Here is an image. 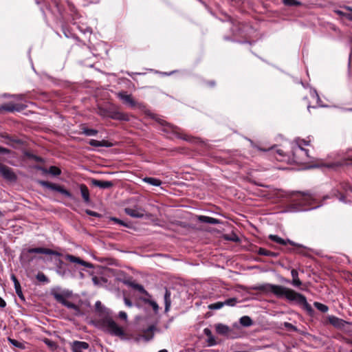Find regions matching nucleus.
Returning <instances> with one entry per match:
<instances>
[{"label": "nucleus", "mask_w": 352, "mask_h": 352, "mask_svg": "<svg viewBox=\"0 0 352 352\" xmlns=\"http://www.w3.org/2000/svg\"><path fill=\"white\" fill-rule=\"evenodd\" d=\"M225 239L234 242H238L239 241V237L234 234H233L231 236H226Z\"/></svg>", "instance_id": "45"}, {"label": "nucleus", "mask_w": 352, "mask_h": 352, "mask_svg": "<svg viewBox=\"0 0 352 352\" xmlns=\"http://www.w3.org/2000/svg\"><path fill=\"white\" fill-rule=\"evenodd\" d=\"M206 86L209 87H213L216 85V82L214 80H207L205 82Z\"/></svg>", "instance_id": "50"}, {"label": "nucleus", "mask_w": 352, "mask_h": 352, "mask_svg": "<svg viewBox=\"0 0 352 352\" xmlns=\"http://www.w3.org/2000/svg\"><path fill=\"white\" fill-rule=\"evenodd\" d=\"M314 305L318 310L322 313H326L329 310V307L326 305H324L319 302H315L314 303Z\"/></svg>", "instance_id": "37"}, {"label": "nucleus", "mask_w": 352, "mask_h": 352, "mask_svg": "<svg viewBox=\"0 0 352 352\" xmlns=\"http://www.w3.org/2000/svg\"><path fill=\"white\" fill-rule=\"evenodd\" d=\"M238 302V300L236 298H231L226 300L223 303H225V305L233 307L234 306L236 302Z\"/></svg>", "instance_id": "41"}, {"label": "nucleus", "mask_w": 352, "mask_h": 352, "mask_svg": "<svg viewBox=\"0 0 352 352\" xmlns=\"http://www.w3.org/2000/svg\"><path fill=\"white\" fill-rule=\"evenodd\" d=\"M254 289L263 293L271 292L279 298H285L289 302H294L301 306L311 316L314 313L311 305L307 302L305 296L292 289L282 285L265 283L254 287Z\"/></svg>", "instance_id": "1"}, {"label": "nucleus", "mask_w": 352, "mask_h": 352, "mask_svg": "<svg viewBox=\"0 0 352 352\" xmlns=\"http://www.w3.org/2000/svg\"><path fill=\"white\" fill-rule=\"evenodd\" d=\"M125 212L128 215L135 217V218H141L143 217L144 215V211L140 208H125Z\"/></svg>", "instance_id": "15"}, {"label": "nucleus", "mask_w": 352, "mask_h": 352, "mask_svg": "<svg viewBox=\"0 0 352 352\" xmlns=\"http://www.w3.org/2000/svg\"><path fill=\"white\" fill-rule=\"evenodd\" d=\"M36 254H44L58 256L62 255L60 252L56 250L46 248H29L23 249L20 255V260L22 263L30 264L36 258Z\"/></svg>", "instance_id": "2"}, {"label": "nucleus", "mask_w": 352, "mask_h": 352, "mask_svg": "<svg viewBox=\"0 0 352 352\" xmlns=\"http://www.w3.org/2000/svg\"><path fill=\"white\" fill-rule=\"evenodd\" d=\"M142 181L154 186H160L162 184V182L160 179L150 177H144Z\"/></svg>", "instance_id": "31"}, {"label": "nucleus", "mask_w": 352, "mask_h": 352, "mask_svg": "<svg viewBox=\"0 0 352 352\" xmlns=\"http://www.w3.org/2000/svg\"><path fill=\"white\" fill-rule=\"evenodd\" d=\"M283 3L285 6L289 7H298L302 5V2L298 0H283Z\"/></svg>", "instance_id": "34"}, {"label": "nucleus", "mask_w": 352, "mask_h": 352, "mask_svg": "<svg viewBox=\"0 0 352 352\" xmlns=\"http://www.w3.org/2000/svg\"><path fill=\"white\" fill-rule=\"evenodd\" d=\"M124 303H125V305H126L127 307H132V306H133V303H132L131 300L129 298H124Z\"/></svg>", "instance_id": "53"}, {"label": "nucleus", "mask_w": 352, "mask_h": 352, "mask_svg": "<svg viewBox=\"0 0 352 352\" xmlns=\"http://www.w3.org/2000/svg\"><path fill=\"white\" fill-rule=\"evenodd\" d=\"M197 219L201 223H209V224H219L221 223L220 220L204 215H199L197 217Z\"/></svg>", "instance_id": "25"}, {"label": "nucleus", "mask_w": 352, "mask_h": 352, "mask_svg": "<svg viewBox=\"0 0 352 352\" xmlns=\"http://www.w3.org/2000/svg\"><path fill=\"white\" fill-rule=\"evenodd\" d=\"M94 186L100 188H110L113 186V183L111 181L98 180L94 179L91 181Z\"/></svg>", "instance_id": "18"}, {"label": "nucleus", "mask_w": 352, "mask_h": 352, "mask_svg": "<svg viewBox=\"0 0 352 352\" xmlns=\"http://www.w3.org/2000/svg\"><path fill=\"white\" fill-rule=\"evenodd\" d=\"M204 333L208 338L211 337L212 336L211 330L208 328H205L204 329Z\"/></svg>", "instance_id": "51"}, {"label": "nucleus", "mask_w": 352, "mask_h": 352, "mask_svg": "<svg viewBox=\"0 0 352 352\" xmlns=\"http://www.w3.org/2000/svg\"><path fill=\"white\" fill-rule=\"evenodd\" d=\"M63 305L69 309H73L74 311L75 316H80L82 314L80 307L72 302L67 300Z\"/></svg>", "instance_id": "29"}, {"label": "nucleus", "mask_w": 352, "mask_h": 352, "mask_svg": "<svg viewBox=\"0 0 352 352\" xmlns=\"http://www.w3.org/2000/svg\"><path fill=\"white\" fill-rule=\"evenodd\" d=\"M36 278L40 282H44V283L49 282L48 278L43 272H38L37 274Z\"/></svg>", "instance_id": "42"}, {"label": "nucleus", "mask_w": 352, "mask_h": 352, "mask_svg": "<svg viewBox=\"0 0 352 352\" xmlns=\"http://www.w3.org/2000/svg\"><path fill=\"white\" fill-rule=\"evenodd\" d=\"M215 329L217 333L223 336L227 335L230 331L228 326L221 323L215 325Z\"/></svg>", "instance_id": "27"}, {"label": "nucleus", "mask_w": 352, "mask_h": 352, "mask_svg": "<svg viewBox=\"0 0 352 352\" xmlns=\"http://www.w3.org/2000/svg\"><path fill=\"white\" fill-rule=\"evenodd\" d=\"M119 317H120V318L126 320L127 318V314L126 312L122 311H120V313H119Z\"/></svg>", "instance_id": "52"}, {"label": "nucleus", "mask_w": 352, "mask_h": 352, "mask_svg": "<svg viewBox=\"0 0 352 352\" xmlns=\"http://www.w3.org/2000/svg\"><path fill=\"white\" fill-rule=\"evenodd\" d=\"M64 265V262L60 260V259H58V264H57V267L60 270H63V271H65V270L63 269V265Z\"/></svg>", "instance_id": "57"}, {"label": "nucleus", "mask_w": 352, "mask_h": 352, "mask_svg": "<svg viewBox=\"0 0 352 352\" xmlns=\"http://www.w3.org/2000/svg\"><path fill=\"white\" fill-rule=\"evenodd\" d=\"M257 254L262 256H270V257H277L278 256V253L270 251L263 248H259L257 250Z\"/></svg>", "instance_id": "30"}, {"label": "nucleus", "mask_w": 352, "mask_h": 352, "mask_svg": "<svg viewBox=\"0 0 352 352\" xmlns=\"http://www.w3.org/2000/svg\"><path fill=\"white\" fill-rule=\"evenodd\" d=\"M89 344L86 342L74 341L72 344V350L73 352H82V350L88 349Z\"/></svg>", "instance_id": "13"}, {"label": "nucleus", "mask_w": 352, "mask_h": 352, "mask_svg": "<svg viewBox=\"0 0 352 352\" xmlns=\"http://www.w3.org/2000/svg\"><path fill=\"white\" fill-rule=\"evenodd\" d=\"M126 284L131 287V288H133V289L138 291L140 293L144 294L147 296H150L148 292L144 288V287L142 285L138 284L135 281H126Z\"/></svg>", "instance_id": "19"}, {"label": "nucleus", "mask_w": 352, "mask_h": 352, "mask_svg": "<svg viewBox=\"0 0 352 352\" xmlns=\"http://www.w3.org/2000/svg\"><path fill=\"white\" fill-rule=\"evenodd\" d=\"M329 324L336 328H342L344 326L345 321L341 318H339L335 316H329L327 318Z\"/></svg>", "instance_id": "17"}, {"label": "nucleus", "mask_w": 352, "mask_h": 352, "mask_svg": "<svg viewBox=\"0 0 352 352\" xmlns=\"http://www.w3.org/2000/svg\"><path fill=\"white\" fill-rule=\"evenodd\" d=\"M10 278H11V280L14 283L16 294H17V296H19V298L21 300L24 301L25 300V297H24V295L23 294V292H22V289H21V285H20V283H19V280L17 279L16 276L14 274H11Z\"/></svg>", "instance_id": "14"}, {"label": "nucleus", "mask_w": 352, "mask_h": 352, "mask_svg": "<svg viewBox=\"0 0 352 352\" xmlns=\"http://www.w3.org/2000/svg\"><path fill=\"white\" fill-rule=\"evenodd\" d=\"M291 275L292 277L291 284L295 287L300 288V286L302 285V283L298 278V271L295 269H292L291 271Z\"/></svg>", "instance_id": "22"}, {"label": "nucleus", "mask_w": 352, "mask_h": 352, "mask_svg": "<svg viewBox=\"0 0 352 352\" xmlns=\"http://www.w3.org/2000/svg\"><path fill=\"white\" fill-rule=\"evenodd\" d=\"M208 343L209 346H214L217 344L215 338H214L213 336L208 338Z\"/></svg>", "instance_id": "47"}, {"label": "nucleus", "mask_w": 352, "mask_h": 352, "mask_svg": "<svg viewBox=\"0 0 352 352\" xmlns=\"http://www.w3.org/2000/svg\"><path fill=\"white\" fill-rule=\"evenodd\" d=\"M269 239L270 240H272V241L274 242H276L277 243H279V244H281V245H286L287 244H289L294 247H296V248H302V245H300V244H298V243H296L295 242L289 240V239H283L280 237H279L277 235H274V234H270L269 236Z\"/></svg>", "instance_id": "10"}, {"label": "nucleus", "mask_w": 352, "mask_h": 352, "mask_svg": "<svg viewBox=\"0 0 352 352\" xmlns=\"http://www.w3.org/2000/svg\"><path fill=\"white\" fill-rule=\"evenodd\" d=\"M293 250H294L293 248H289V249H288V251H289V252H292Z\"/></svg>", "instance_id": "63"}, {"label": "nucleus", "mask_w": 352, "mask_h": 352, "mask_svg": "<svg viewBox=\"0 0 352 352\" xmlns=\"http://www.w3.org/2000/svg\"><path fill=\"white\" fill-rule=\"evenodd\" d=\"M89 144L94 146V147H99V146H104V147H112L114 146V144L105 140H102L101 141H98L96 140L91 139L89 141Z\"/></svg>", "instance_id": "16"}, {"label": "nucleus", "mask_w": 352, "mask_h": 352, "mask_svg": "<svg viewBox=\"0 0 352 352\" xmlns=\"http://www.w3.org/2000/svg\"><path fill=\"white\" fill-rule=\"evenodd\" d=\"M27 105L21 103L8 102L0 106V113L3 112H20L26 109Z\"/></svg>", "instance_id": "9"}, {"label": "nucleus", "mask_w": 352, "mask_h": 352, "mask_svg": "<svg viewBox=\"0 0 352 352\" xmlns=\"http://www.w3.org/2000/svg\"><path fill=\"white\" fill-rule=\"evenodd\" d=\"M155 329V327L154 325L149 326L147 329L143 331V338L146 340H151L154 336V330Z\"/></svg>", "instance_id": "28"}, {"label": "nucleus", "mask_w": 352, "mask_h": 352, "mask_svg": "<svg viewBox=\"0 0 352 352\" xmlns=\"http://www.w3.org/2000/svg\"><path fill=\"white\" fill-rule=\"evenodd\" d=\"M170 296H171L170 291L169 289H168L167 288H166L165 294L164 296V305H165V307H164L165 313H168L170 311V306H171Z\"/></svg>", "instance_id": "23"}, {"label": "nucleus", "mask_w": 352, "mask_h": 352, "mask_svg": "<svg viewBox=\"0 0 352 352\" xmlns=\"http://www.w3.org/2000/svg\"><path fill=\"white\" fill-rule=\"evenodd\" d=\"M93 280H94V282L95 283H97V277H96V276H95V277H94V278H93Z\"/></svg>", "instance_id": "61"}, {"label": "nucleus", "mask_w": 352, "mask_h": 352, "mask_svg": "<svg viewBox=\"0 0 352 352\" xmlns=\"http://www.w3.org/2000/svg\"><path fill=\"white\" fill-rule=\"evenodd\" d=\"M95 309L96 311L100 314H103L106 312L105 308L103 307L101 302L99 300L96 302Z\"/></svg>", "instance_id": "39"}, {"label": "nucleus", "mask_w": 352, "mask_h": 352, "mask_svg": "<svg viewBox=\"0 0 352 352\" xmlns=\"http://www.w3.org/2000/svg\"><path fill=\"white\" fill-rule=\"evenodd\" d=\"M276 152L280 155V156H284V153H283V151L281 150V149H278L276 151Z\"/></svg>", "instance_id": "60"}, {"label": "nucleus", "mask_w": 352, "mask_h": 352, "mask_svg": "<svg viewBox=\"0 0 352 352\" xmlns=\"http://www.w3.org/2000/svg\"><path fill=\"white\" fill-rule=\"evenodd\" d=\"M240 324L243 327H250L253 324L250 317L244 316L240 318Z\"/></svg>", "instance_id": "33"}, {"label": "nucleus", "mask_w": 352, "mask_h": 352, "mask_svg": "<svg viewBox=\"0 0 352 352\" xmlns=\"http://www.w3.org/2000/svg\"><path fill=\"white\" fill-rule=\"evenodd\" d=\"M302 201L304 204L311 206L312 208L316 207V204H318L316 199L314 197V196L308 192H302L301 193Z\"/></svg>", "instance_id": "12"}, {"label": "nucleus", "mask_w": 352, "mask_h": 352, "mask_svg": "<svg viewBox=\"0 0 352 352\" xmlns=\"http://www.w3.org/2000/svg\"><path fill=\"white\" fill-rule=\"evenodd\" d=\"M345 9L347 10L346 14H345V19H349V21H352V8L349 6L345 7Z\"/></svg>", "instance_id": "43"}, {"label": "nucleus", "mask_w": 352, "mask_h": 352, "mask_svg": "<svg viewBox=\"0 0 352 352\" xmlns=\"http://www.w3.org/2000/svg\"><path fill=\"white\" fill-rule=\"evenodd\" d=\"M117 97L120 99L125 104L129 105L131 107L142 108L144 107V104L136 102L131 94H127L126 91H122L116 94Z\"/></svg>", "instance_id": "7"}, {"label": "nucleus", "mask_w": 352, "mask_h": 352, "mask_svg": "<svg viewBox=\"0 0 352 352\" xmlns=\"http://www.w3.org/2000/svg\"><path fill=\"white\" fill-rule=\"evenodd\" d=\"M79 188L81 192L82 197L85 203L88 204L90 202L89 191L87 186L85 184L79 185Z\"/></svg>", "instance_id": "21"}, {"label": "nucleus", "mask_w": 352, "mask_h": 352, "mask_svg": "<svg viewBox=\"0 0 352 352\" xmlns=\"http://www.w3.org/2000/svg\"><path fill=\"white\" fill-rule=\"evenodd\" d=\"M36 4H39V1L38 0H36Z\"/></svg>", "instance_id": "64"}, {"label": "nucleus", "mask_w": 352, "mask_h": 352, "mask_svg": "<svg viewBox=\"0 0 352 352\" xmlns=\"http://www.w3.org/2000/svg\"><path fill=\"white\" fill-rule=\"evenodd\" d=\"M158 352H168V351L166 349H162V350L159 351Z\"/></svg>", "instance_id": "62"}, {"label": "nucleus", "mask_w": 352, "mask_h": 352, "mask_svg": "<svg viewBox=\"0 0 352 352\" xmlns=\"http://www.w3.org/2000/svg\"><path fill=\"white\" fill-rule=\"evenodd\" d=\"M6 306V301L1 297H0V307L4 308Z\"/></svg>", "instance_id": "58"}, {"label": "nucleus", "mask_w": 352, "mask_h": 352, "mask_svg": "<svg viewBox=\"0 0 352 352\" xmlns=\"http://www.w3.org/2000/svg\"><path fill=\"white\" fill-rule=\"evenodd\" d=\"M225 305V303H223V302H217L212 304H210L208 305V308L210 309H221Z\"/></svg>", "instance_id": "40"}, {"label": "nucleus", "mask_w": 352, "mask_h": 352, "mask_svg": "<svg viewBox=\"0 0 352 352\" xmlns=\"http://www.w3.org/2000/svg\"><path fill=\"white\" fill-rule=\"evenodd\" d=\"M98 113L104 117H108L113 120L128 121L129 116L126 113L121 112L116 109L109 108L104 109L100 107Z\"/></svg>", "instance_id": "4"}, {"label": "nucleus", "mask_w": 352, "mask_h": 352, "mask_svg": "<svg viewBox=\"0 0 352 352\" xmlns=\"http://www.w3.org/2000/svg\"><path fill=\"white\" fill-rule=\"evenodd\" d=\"M38 184L44 188H47L53 191H56L70 199H74V197L68 190L65 189L63 186L52 183L48 181L38 180Z\"/></svg>", "instance_id": "5"}, {"label": "nucleus", "mask_w": 352, "mask_h": 352, "mask_svg": "<svg viewBox=\"0 0 352 352\" xmlns=\"http://www.w3.org/2000/svg\"><path fill=\"white\" fill-rule=\"evenodd\" d=\"M85 212L88 215L92 216V217H100L101 216L99 213H98V212H96L95 211H92V210H89V209H87L85 210Z\"/></svg>", "instance_id": "44"}, {"label": "nucleus", "mask_w": 352, "mask_h": 352, "mask_svg": "<svg viewBox=\"0 0 352 352\" xmlns=\"http://www.w3.org/2000/svg\"><path fill=\"white\" fill-rule=\"evenodd\" d=\"M159 122L162 126H164V129H163L164 131L167 132V133H172L175 134L176 135V137L178 138L188 140V139L186 138V135L181 133L179 131L180 129L178 127L173 126L163 120H160L159 121Z\"/></svg>", "instance_id": "8"}, {"label": "nucleus", "mask_w": 352, "mask_h": 352, "mask_svg": "<svg viewBox=\"0 0 352 352\" xmlns=\"http://www.w3.org/2000/svg\"><path fill=\"white\" fill-rule=\"evenodd\" d=\"M126 284L131 287V288H133V289L138 291L140 293L144 294L147 296H150L148 292L144 288V287L142 285L138 284L135 281H126Z\"/></svg>", "instance_id": "20"}, {"label": "nucleus", "mask_w": 352, "mask_h": 352, "mask_svg": "<svg viewBox=\"0 0 352 352\" xmlns=\"http://www.w3.org/2000/svg\"><path fill=\"white\" fill-rule=\"evenodd\" d=\"M111 221H113L114 223L119 224L120 226L126 227V228H131V224L130 223L124 222V221L117 218V217H111Z\"/></svg>", "instance_id": "38"}, {"label": "nucleus", "mask_w": 352, "mask_h": 352, "mask_svg": "<svg viewBox=\"0 0 352 352\" xmlns=\"http://www.w3.org/2000/svg\"><path fill=\"white\" fill-rule=\"evenodd\" d=\"M324 166L329 168H335L336 167L338 166V164H335V163H328V164H325Z\"/></svg>", "instance_id": "54"}, {"label": "nucleus", "mask_w": 352, "mask_h": 352, "mask_svg": "<svg viewBox=\"0 0 352 352\" xmlns=\"http://www.w3.org/2000/svg\"><path fill=\"white\" fill-rule=\"evenodd\" d=\"M41 170H42L44 173H48L55 177H58L61 174L60 168L56 166H51L48 169L41 168Z\"/></svg>", "instance_id": "26"}, {"label": "nucleus", "mask_w": 352, "mask_h": 352, "mask_svg": "<svg viewBox=\"0 0 352 352\" xmlns=\"http://www.w3.org/2000/svg\"><path fill=\"white\" fill-rule=\"evenodd\" d=\"M52 295L54 296V298H55V300L61 303L63 305L65 304V302H66V299L64 297V296L60 294V293H58V292H53L52 293Z\"/></svg>", "instance_id": "36"}, {"label": "nucleus", "mask_w": 352, "mask_h": 352, "mask_svg": "<svg viewBox=\"0 0 352 352\" xmlns=\"http://www.w3.org/2000/svg\"><path fill=\"white\" fill-rule=\"evenodd\" d=\"M285 327L288 329L289 330H292V331H296L297 329L295 326H294L291 323H289V322H285Z\"/></svg>", "instance_id": "48"}, {"label": "nucleus", "mask_w": 352, "mask_h": 352, "mask_svg": "<svg viewBox=\"0 0 352 352\" xmlns=\"http://www.w3.org/2000/svg\"><path fill=\"white\" fill-rule=\"evenodd\" d=\"M309 142L310 140H305L304 139L300 138H298L296 140V144L293 146L292 151L294 159L296 161H298L299 160L298 157L299 153H303L306 156L309 157V151L307 149L304 148L302 146L309 145Z\"/></svg>", "instance_id": "6"}, {"label": "nucleus", "mask_w": 352, "mask_h": 352, "mask_svg": "<svg viewBox=\"0 0 352 352\" xmlns=\"http://www.w3.org/2000/svg\"><path fill=\"white\" fill-rule=\"evenodd\" d=\"M335 12L338 15V16H340L342 17H344L345 18V14H346L347 12H344L342 10H336Z\"/></svg>", "instance_id": "55"}, {"label": "nucleus", "mask_w": 352, "mask_h": 352, "mask_svg": "<svg viewBox=\"0 0 352 352\" xmlns=\"http://www.w3.org/2000/svg\"><path fill=\"white\" fill-rule=\"evenodd\" d=\"M44 342L50 348L53 349L56 347V344L54 342L50 340V339L45 338L44 340Z\"/></svg>", "instance_id": "46"}, {"label": "nucleus", "mask_w": 352, "mask_h": 352, "mask_svg": "<svg viewBox=\"0 0 352 352\" xmlns=\"http://www.w3.org/2000/svg\"><path fill=\"white\" fill-rule=\"evenodd\" d=\"M65 259L71 263H75L83 265L88 268H92L93 265L90 263L86 262L82 260L80 258L75 256L72 254H66L65 256Z\"/></svg>", "instance_id": "11"}, {"label": "nucleus", "mask_w": 352, "mask_h": 352, "mask_svg": "<svg viewBox=\"0 0 352 352\" xmlns=\"http://www.w3.org/2000/svg\"><path fill=\"white\" fill-rule=\"evenodd\" d=\"M143 302L146 304H148L149 305H151L155 314L158 313L160 307L155 301L151 300L149 298H144Z\"/></svg>", "instance_id": "32"}, {"label": "nucleus", "mask_w": 352, "mask_h": 352, "mask_svg": "<svg viewBox=\"0 0 352 352\" xmlns=\"http://www.w3.org/2000/svg\"><path fill=\"white\" fill-rule=\"evenodd\" d=\"M100 322L110 334L120 337L124 335L123 329L118 326L111 317L105 316L100 320Z\"/></svg>", "instance_id": "3"}, {"label": "nucleus", "mask_w": 352, "mask_h": 352, "mask_svg": "<svg viewBox=\"0 0 352 352\" xmlns=\"http://www.w3.org/2000/svg\"><path fill=\"white\" fill-rule=\"evenodd\" d=\"M3 138H5L6 139L8 140L9 142H16V143H18L19 142V140H14L12 139L10 136H9L8 135H3L2 136Z\"/></svg>", "instance_id": "56"}, {"label": "nucleus", "mask_w": 352, "mask_h": 352, "mask_svg": "<svg viewBox=\"0 0 352 352\" xmlns=\"http://www.w3.org/2000/svg\"><path fill=\"white\" fill-rule=\"evenodd\" d=\"M10 153H11V151L10 149L0 146V153L1 154H10Z\"/></svg>", "instance_id": "49"}, {"label": "nucleus", "mask_w": 352, "mask_h": 352, "mask_svg": "<svg viewBox=\"0 0 352 352\" xmlns=\"http://www.w3.org/2000/svg\"><path fill=\"white\" fill-rule=\"evenodd\" d=\"M32 158L34 159L36 162H43V159L41 157L33 155Z\"/></svg>", "instance_id": "59"}, {"label": "nucleus", "mask_w": 352, "mask_h": 352, "mask_svg": "<svg viewBox=\"0 0 352 352\" xmlns=\"http://www.w3.org/2000/svg\"><path fill=\"white\" fill-rule=\"evenodd\" d=\"M80 129L81 130L80 134H83L86 136H96L98 133V130L89 129L85 124H81Z\"/></svg>", "instance_id": "24"}, {"label": "nucleus", "mask_w": 352, "mask_h": 352, "mask_svg": "<svg viewBox=\"0 0 352 352\" xmlns=\"http://www.w3.org/2000/svg\"><path fill=\"white\" fill-rule=\"evenodd\" d=\"M8 342L12 344L14 346L16 347V348H19L20 349H25V344L23 342H21L15 339H12V338H8Z\"/></svg>", "instance_id": "35"}]
</instances>
